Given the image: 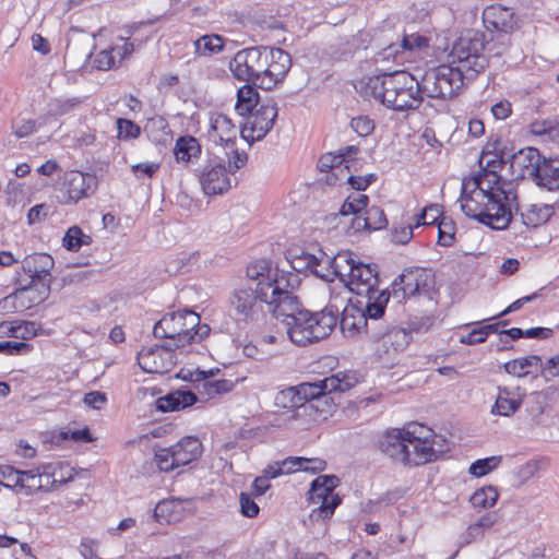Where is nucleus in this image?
<instances>
[{"label": "nucleus", "instance_id": "nucleus-58", "mask_svg": "<svg viewBox=\"0 0 559 559\" xmlns=\"http://www.w3.org/2000/svg\"><path fill=\"white\" fill-rule=\"evenodd\" d=\"M451 223H440L438 225V243L443 247H450L454 242V231Z\"/></svg>", "mask_w": 559, "mask_h": 559}, {"label": "nucleus", "instance_id": "nucleus-14", "mask_svg": "<svg viewBox=\"0 0 559 559\" xmlns=\"http://www.w3.org/2000/svg\"><path fill=\"white\" fill-rule=\"evenodd\" d=\"M484 22L488 31L495 32L502 39L501 49L495 53L503 55L510 45V35L519 27V19L509 8L492 5L484 11Z\"/></svg>", "mask_w": 559, "mask_h": 559}, {"label": "nucleus", "instance_id": "nucleus-2", "mask_svg": "<svg viewBox=\"0 0 559 559\" xmlns=\"http://www.w3.org/2000/svg\"><path fill=\"white\" fill-rule=\"evenodd\" d=\"M515 195L502 186L495 170L483 169L462 181L461 210L465 216L476 219L492 229H504L512 219V203Z\"/></svg>", "mask_w": 559, "mask_h": 559}, {"label": "nucleus", "instance_id": "nucleus-62", "mask_svg": "<svg viewBox=\"0 0 559 559\" xmlns=\"http://www.w3.org/2000/svg\"><path fill=\"white\" fill-rule=\"evenodd\" d=\"M491 112L496 119L504 120L511 115L512 105L507 99L500 100L491 107Z\"/></svg>", "mask_w": 559, "mask_h": 559}, {"label": "nucleus", "instance_id": "nucleus-36", "mask_svg": "<svg viewBox=\"0 0 559 559\" xmlns=\"http://www.w3.org/2000/svg\"><path fill=\"white\" fill-rule=\"evenodd\" d=\"M259 105V93L252 85L246 84L238 90L235 109L240 116L248 115Z\"/></svg>", "mask_w": 559, "mask_h": 559}, {"label": "nucleus", "instance_id": "nucleus-48", "mask_svg": "<svg viewBox=\"0 0 559 559\" xmlns=\"http://www.w3.org/2000/svg\"><path fill=\"white\" fill-rule=\"evenodd\" d=\"M500 456H490L480 459L472 463L469 466V473L474 476L481 477L490 473L500 463Z\"/></svg>", "mask_w": 559, "mask_h": 559}, {"label": "nucleus", "instance_id": "nucleus-20", "mask_svg": "<svg viewBox=\"0 0 559 559\" xmlns=\"http://www.w3.org/2000/svg\"><path fill=\"white\" fill-rule=\"evenodd\" d=\"M376 342L378 355L392 357L396 353L404 350L411 341V334L403 328L392 326L385 331L371 328L368 333Z\"/></svg>", "mask_w": 559, "mask_h": 559}, {"label": "nucleus", "instance_id": "nucleus-15", "mask_svg": "<svg viewBox=\"0 0 559 559\" xmlns=\"http://www.w3.org/2000/svg\"><path fill=\"white\" fill-rule=\"evenodd\" d=\"M424 427L418 424H412L408 426L407 437V459L405 465L418 466L426 464L430 461L436 460L439 454L443 452L442 449H436V437L420 436V431Z\"/></svg>", "mask_w": 559, "mask_h": 559}, {"label": "nucleus", "instance_id": "nucleus-30", "mask_svg": "<svg viewBox=\"0 0 559 559\" xmlns=\"http://www.w3.org/2000/svg\"><path fill=\"white\" fill-rule=\"evenodd\" d=\"M521 404L522 399L518 396L514 390L499 386L496 402L491 407V414L509 417L520 408Z\"/></svg>", "mask_w": 559, "mask_h": 559}, {"label": "nucleus", "instance_id": "nucleus-49", "mask_svg": "<svg viewBox=\"0 0 559 559\" xmlns=\"http://www.w3.org/2000/svg\"><path fill=\"white\" fill-rule=\"evenodd\" d=\"M21 471L11 465H0V485L17 490Z\"/></svg>", "mask_w": 559, "mask_h": 559}, {"label": "nucleus", "instance_id": "nucleus-13", "mask_svg": "<svg viewBox=\"0 0 559 559\" xmlns=\"http://www.w3.org/2000/svg\"><path fill=\"white\" fill-rule=\"evenodd\" d=\"M435 285V278L430 270L423 267H409L403 271L392 283L394 298L405 299L423 294H428Z\"/></svg>", "mask_w": 559, "mask_h": 559}, {"label": "nucleus", "instance_id": "nucleus-55", "mask_svg": "<svg viewBox=\"0 0 559 559\" xmlns=\"http://www.w3.org/2000/svg\"><path fill=\"white\" fill-rule=\"evenodd\" d=\"M214 374L213 370L204 371L200 369L190 370L182 368L179 373L177 374L178 378L190 381V382H198L201 384L202 380H205L206 378H210Z\"/></svg>", "mask_w": 559, "mask_h": 559}, {"label": "nucleus", "instance_id": "nucleus-51", "mask_svg": "<svg viewBox=\"0 0 559 559\" xmlns=\"http://www.w3.org/2000/svg\"><path fill=\"white\" fill-rule=\"evenodd\" d=\"M229 151L225 152L226 157L228 158V174H234L241 167H243L247 163L248 156L245 152H238L235 146L233 148H228Z\"/></svg>", "mask_w": 559, "mask_h": 559}, {"label": "nucleus", "instance_id": "nucleus-25", "mask_svg": "<svg viewBox=\"0 0 559 559\" xmlns=\"http://www.w3.org/2000/svg\"><path fill=\"white\" fill-rule=\"evenodd\" d=\"M207 136L216 146L233 148L236 144L237 129L230 118L224 114H217L211 119Z\"/></svg>", "mask_w": 559, "mask_h": 559}, {"label": "nucleus", "instance_id": "nucleus-37", "mask_svg": "<svg viewBox=\"0 0 559 559\" xmlns=\"http://www.w3.org/2000/svg\"><path fill=\"white\" fill-rule=\"evenodd\" d=\"M154 518L160 524H169L180 518V502L173 499L159 501L154 509Z\"/></svg>", "mask_w": 559, "mask_h": 559}, {"label": "nucleus", "instance_id": "nucleus-64", "mask_svg": "<svg viewBox=\"0 0 559 559\" xmlns=\"http://www.w3.org/2000/svg\"><path fill=\"white\" fill-rule=\"evenodd\" d=\"M413 237V227L411 225L395 228L392 234V240L395 243L405 245Z\"/></svg>", "mask_w": 559, "mask_h": 559}, {"label": "nucleus", "instance_id": "nucleus-32", "mask_svg": "<svg viewBox=\"0 0 559 559\" xmlns=\"http://www.w3.org/2000/svg\"><path fill=\"white\" fill-rule=\"evenodd\" d=\"M198 401L197 395L188 390H177L159 397L157 408L163 412H174L193 405Z\"/></svg>", "mask_w": 559, "mask_h": 559}, {"label": "nucleus", "instance_id": "nucleus-16", "mask_svg": "<svg viewBox=\"0 0 559 559\" xmlns=\"http://www.w3.org/2000/svg\"><path fill=\"white\" fill-rule=\"evenodd\" d=\"M249 114L250 117L240 133L246 141L254 142L263 139L273 128L278 111L276 104L270 99L260 104Z\"/></svg>", "mask_w": 559, "mask_h": 559}, {"label": "nucleus", "instance_id": "nucleus-23", "mask_svg": "<svg viewBox=\"0 0 559 559\" xmlns=\"http://www.w3.org/2000/svg\"><path fill=\"white\" fill-rule=\"evenodd\" d=\"M344 284L357 296L370 293L372 288L379 286L377 265L359 261Z\"/></svg>", "mask_w": 559, "mask_h": 559}, {"label": "nucleus", "instance_id": "nucleus-22", "mask_svg": "<svg viewBox=\"0 0 559 559\" xmlns=\"http://www.w3.org/2000/svg\"><path fill=\"white\" fill-rule=\"evenodd\" d=\"M544 157L537 148L527 146L512 155L510 167L516 178H528L533 181Z\"/></svg>", "mask_w": 559, "mask_h": 559}, {"label": "nucleus", "instance_id": "nucleus-29", "mask_svg": "<svg viewBox=\"0 0 559 559\" xmlns=\"http://www.w3.org/2000/svg\"><path fill=\"white\" fill-rule=\"evenodd\" d=\"M533 182L548 191L559 190V156L544 157Z\"/></svg>", "mask_w": 559, "mask_h": 559}, {"label": "nucleus", "instance_id": "nucleus-28", "mask_svg": "<svg viewBox=\"0 0 559 559\" xmlns=\"http://www.w3.org/2000/svg\"><path fill=\"white\" fill-rule=\"evenodd\" d=\"M51 465L37 467L29 471H21V481H19L17 491L24 490L26 495L46 488L48 485L57 483L56 479L50 481Z\"/></svg>", "mask_w": 559, "mask_h": 559}, {"label": "nucleus", "instance_id": "nucleus-44", "mask_svg": "<svg viewBox=\"0 0 559 559\" xmlns=\"http://www.w3.org/2000/svg\"><path fill=\"white\" fill-rule=\"evenodd\" d=\"M369 202V198L362 193H353L347 197L343 203L340 213L343 216L355 215L360 216L359 213L364 211Z\"/></svg>", "mask_w": 559, "mask_h": 559}, {"label": "nucleus", "instance_id": "nucleus-26", "mask_svg": "<svg viewBox=\"0 0 559 559\" xmlns=\"http://www.w3.org/2000/svg\"><path fill=\"white\" fill-rule=\"evenodd\" d=\"M340 310L334 306H326L323 310L311 312V322H309L311 343L328 337L336 326Z\"/></svg>", "mask_w": 559, "mask_h": 559}, {"label": "nucleus", "instance_id": "nucleus-46", "mask_svg": "<svg viewBox=\"0 0 559 559\" xmlns=\"http://www.w3.org/2000/svg\"><path fill=\"white\" fill-rule=\"evenodd\" d=\"M275 404L283 408H297L302 406L296 386L280 391L275 396Z\"/></svg>", "mask_w": 559, "mask_h": 559}, {"label": "nucleus", "instance_id": "nucleus-9", "mask_svg": "<svg viewBox=\"0 0 559 559\" xmlns=\"http://www.w3.org/2000/svg\"><path fill=\"white\" fill-rule=\"evenodd\" d=\"M357 378L350 372H337L331 377H326L316 382H305L297 385V391L300 402L304 405L311 401L324 400L328 404L329 401L333 402L330 394L334 392H346L355 386Z\"/></svg>", "mask_w": 559, "mask_h": 559}, {"label": "nucleus", "instance_id": "nucleus-61", "mask_svg": "<svg viewBox=\"0 0 559 559\" xmlns=\"http://www.w3.org/2000/svg\"><path fill=\"white\" fill-rule=\"evenodd\" d=\"M29 349V345L24 342L3 341L0 342V353L5 355H19Z\"/></svg>", "mask_w": 559, "mask_h": 559}, {"label": "nucleus", "instance_id": "nucleus-56", "mask_svg": "<svg viewBox=\"0 0 559 559\" xmlns=\"http://www.w3.org/2000/svg\"><path fill=\"white\" fill-rule=\"evenodd\" d=\"M97 540L84 537L80 543L79 552L81 554L83 559H102L97 555Z\"/></svg>", "mask_w": 559, "mask_h": 559}, {"label": "nucleus", "instance_id": "nucleus-34", "mask_svg": "<svg viewBox=\"0 0 559 559\" xmlns=\"http://www.w3.org/2000/svg\"><path fill=\"white\" fill-rule=\"evenodd\" d=\"M271 273V262L266 259L258 260L247 267V277L249 281L247 283H243L242 285H252L255 287L258 282L266 283L269 281H273L276 275H289L290 272H284L276 270L274 273V276L270 275Z\"/></svg>", "mask_w": 559, "mask_h": 559}, {"label": "nucleus", "instance_id": "nucleus-3", "mask_svg": "<svg viewBox=\"0 0 559 559\" xmlns=\"http://www.w3.org/2000/svg\"><path fill=\"white\" fill-rule=\"evenodd\" d=\"M299 284L300 280L297 274L276 275L273 281L258 282L255 287L241 284L234 289L229 297L230 311L239 322H254L263 317V304H265L275 316L277 297H280V295L273 294L275 287L278 286L280 292H284L285 287L297 288Z\"/></svg>", "mask_w": 559, "mask_h": 559}, {"label": "nucleus", "instance_id": "nucleus-27", "mask_svg": "<svg viewBox=\"0 0 559 559\" xmlns=\"http://www.w3.org/2000/svg\"><path fill=\"white\" fill-rule=\"evenodd\" d=\"M287 259L293 270L297 272L310 270L317 276L318 270H323V264H326V253L317 247L312 251L290 250Z\"/></svg>", "mask_w": 559, "mask_h": 559}, {"label": "nucleus", "instance_id": "nucleus-43", "mask_svg": "<svg viewBox=\"0 0 559 559\" xmlns=\"http://www.w3.org/2000/svg\"><path fill=\"white\" fill-rule=\"evenodd\" d=\"M197 389L201 394H205L209 399L216 395L228 393L234 389V382L226 379L210 380L206 378L202 380L201 384L197 385Z\"/></svg>", "mask_w": 559, "mask_h": 559}, {"label": "nucleus", "instance_id": "nucleus-8", "mask_svg": "<svg viewBox=\"0 0 559 559\" xmlns=\"http://www.w3.org/2000/svg\"><path fill=\"white\" fill-rule=\"evenodd\" d=\"M199 324V316L192 310H182L164 316L153 329L155 337L167 338L175 349L187 344L189 331Z\"/></svg>", "mask_w": 559, "mask_h": 559}, {"label": "nucleus", "instance_id": "nucleus-54", "mask_svg": "<svg viewBox=\"0 0 559 559\" xmlns=\"http://www.w3.org/2000/svg\"><path fill=\"white\" fill-rule=\"evenodd\" d=\"M350 127L358 135L367 136L373 131L374 123L368 117L359 116L352 119Z\"/></svg>", "mask_w": 559, "mask_h": 559}, {"label": "nucleus", "instance_id": "nucleus-40", "mask_svg": "<svg viewBox=\"0 0 559 559\" xmlns=\"http://www.w3.org/2000/svg\"><path fill=\"white\" fill-rule=\"evenodd\" d=\"M556 212V204H532L526 211L525 224L538 226L547 223Z\"/></svg>", "mask_w": 559, "mask_h": 559}, {"label": "nucleus", "instance_id": "nucleus-35", "mask_svg": "<svg viewBox=\"0 0 559 559\" xmlns=\"http://www.w3.org/2000/svg\"><path fill=\"white\" fill-rule=\"evenodd\" d=\"M194 52L202 57H211L223 51L225 39L221 35H203L193 43Z\"/></svg>", "mask_w": 559, "mask_h": 559}, {"label": "nucleus", "instance_id": "nucleus-38", "mask_svg": "<svg viewBox=\"0 0 559 559\" xmlns=\"http://www.w3.org/2000/svg\"><path fill=\"white\" fill-rule=\"evenodd\" d=\"M201 153L198 140L193 136H180L174 148L177 160L189 162Z\"/></svg>", "mask_w": 559, "mask_h": 559}, {"label": "nucleus", "instance_id": "nucleus-7", "mask_svg": "<svg viewBox=\"0 0 559 559\" xmlns=\"http://www.w3.org/2000/svg\"><path fill=\"white\" fill-rule=\"evenodd\" d=\"M55 261L48 253H34L25 257L22 261V270L31 278L27 285L16 289V297H24V295L36 290L37 297H27L29 301L39 304L46 299L50 290L51 274L50 270L53 267Z\"/></svg>", "mask_w": 559, "mask_h": 559}, {"label": "nucleus", "instance_id": "nucleus-1", "mask_svg": "<svg viewBox=\"0 0 559 559\" xmlns=\"http://www.w3.org/2000/svg\"><path fill=\"white\" fill-rule=\"evenodd\" d=\"M484 34L469 29L453 45L451 64L427 70L420 79L421 93L429 98L447 99L459 94L465 81H471L488 64L483 55Z\"/></svg>", "mask_w": 559, "mask_h": 559}, {"label": "nucleus", "instance_id": "nucleus-6", "mask_svg": "<svg viewBox=\"0 0 559 559\" xmlns=\"http://www.w3.org/2000/svg\"><path fill=\"white\" fill-rule=\"evenodd\" d=\"M359 296L365 298V301H358L364 309H344L341 326L343 330L356 332L365 329L366 333H369L372 328L369 321H377L383 317L390 299V292L376 286L370 293L360 294Z\"/></svg>", "mask_w": 559, "mask_h": 559}, {"label": "nucleus", "instance_id": "nucleus-5", "mask_svg": "<svg viewBox=\"0 0 559 559\" xmlns=\"http://www.w3.org/2000/svg\"><path fill=\"white\" fill-rule=\"evenodd\" d=\"M296 288L285 287L284 292H280L278 286L275 287L273 294L277 297L275 317H284V323L287 329V335L290 341L298 346H306L311 343V332L309 322H311V311L304 309L297 296L294 295Z\"/></svg>", "mask_w": 559, "mask_h": 559}, {"label": "nucleus", "instance_id": "nucleus-50", "mask_svg": "<svg viewBox=\"0 0 559 559\" xmlns=\"http://www.w3.org/2000/svg\"><path fill=\"white\" fill-rule=\"evenodd\" d=\"M117 126L120 139H136L141 134V128L131 120L119 118Z\"/></svg>", "mask_w": 559, "mask_h": 559}, {"label": "nucleus", "instance_id": "nucleus-59", "mask_svg": "<svg viewBox=\"0 0 559 559\" xmlns=\"http://www.w3.org/2000/svg\"><path fill=\"white\" fill-rule=\"evenodd\" d=\"M344 162L342 155H333L328 153L322 155L318 162V168L320 171H329L334 168H338Z\"/></svg>", "mask_w": 559, "mask_h": 559}, {"label": "nucleus", "instance_id": "nucleus-52", "mask_svg": "<svg viewBox=\"0 0 559 559\" xmlns=\"http://www.w3.org/2000/svg\"><path fill=\"white\" fill-rule=\"evenodd\" d=\"M240 512L246 518H255L259 514L260 508L254 502L252 495L241 492L239 496Z\"/></svg>", "mask_w": 559, "mask_h": 559}, {"label": "nucleus", "instance_id": "nucleus-33", "mask_svg": "<svg viewBox=\"0 0 559 559\" xmlns=\"http://www.w3.org/2000/svg\"><path fill=\"white\" fill-rule=\"evenodd\" d=\"M388 219L382 209L379 206H371L365 209V214L356 216L352 221V227L358 231L362 229L367 230H379L385 228Z\"/></svg>", "mask_w": 559, "mask_h": 559}, {"label": "nucleus", "instance_id": "nucleus-17", "mask_svg": "<svg viewBox=\"0 0 559 559\" xmlns=\"http://www.w3.org/2000/svg\"><path fill=\"white\" fill-rule=\"evenodd\" d=\"M175 348L170 343L143 348L138 354V364L148 373H166L176 365Z\"/></svg>", "mask_w": 559, "mask_h": 559}, {"label": "nucleus", "instance_id": "nucleus-42", "mask_svg": "<svg viewBox=\"0 0 559 559\" xmlns=\"http://www.w3.org/2000/svg\"><path fill=\"white\" fill-rule=\"evenodd\" d=\"M498 498V490L492 486H486L477 489L471 496L469 502L475 509H488L497 503Z\"/></svg>", "mask_w": 559, "mask_h": 559}, {"label": "nucleus", "instance_id": "nucleus-63", "mask_svg": "<svg viewBox=\"0 0 559 559\" xmlns=\"http://www.w3.org/2000/svg\"><path fill=\"white\" fill-rule=\"evenodd\" d=\"M158 169L159 164L157 163H140L131 167L132 173L138 177L141 175L152 177Z\"/></svg>", "mask_w": 559, "mask_h": 559}, {"label": "nucleus", "instance_id": "nucleus-18", "mask_svg": "<svg viewBox=\"0 0 559 559\" xmlns=\"http://www.w3.org/2000/svg\"><path fill=\"white\" fill-rule=\"evenodd\" d=\"M292 57L282 48L267 47L261 88L271 91L284 81L292 68Z\"/></svg>", "mask_w": 559, "mask_h": 559}, {"label": "nucleus", "instance_id": "nucleus-45", "mask_svg": "<svg viewBox=\"0 0 559 559\" xmlns=\"http://www.w3.org/2000/svg\"><path fill=\"white\" fill-rule=\"evenodd\" d=\"M91 241L92 238L84 235L78 226L70 227L63 237V246L70 251H78L83 245H90Z\"/></svg>", "mask_w": 559, "mask_h": 559}, {"label": "nucleus", "instance_id": "nucleus-57", "mask_svg": "<svg viewBox=\"0 0 559 559\" xmlns=\"http://www.w3.org/2000/svg\"><path fill=\"white\" fill-rule=\"evenodd\" d=\"M12 336L21 337L23 340H29L37 334L36 323L34 322H22L17 326L10 329Z\"/></svg>", "mask_w": 559, "mask_h": 559}, {"label": "nucleus", "instance_id": "nucleus-21", "mask_svg": "<svg viewBox=\"0 0 559 559\" xmlns=\"http://www.w3.org/2000/svg\"><path fill=\"white\" fill-rule=\"evenodd\" d=\"M358 262L350 251H341L333 257L326 253V264H323V270H318V276L329 282L338 277L345 283Z\"/></svg>", "mask_w": 559, "mask_h": 559}, {"label": "nucleus", "instance_id": "nucleus-24", "mask_svg": "<svg viewBox=\"0 0 559 559\" xmlns=\"http://www.w3.org/2000/svg\"><path fill=\"white\" fill-rule=\"evenodd\" d=\"M408 436V427L406 429L386 431L379 440V449L392 461L405 465Z\"/></svg>", "mask_w": 559, "mask_h": 559}, {"label": "nucleus", "instance_id": "nucleus-60", "mask_svg": "<svg viewBox=\"0 0 559 559\" xmlns=\"http://www.w3.org/2000/svg\"><path fill=\"white\" fill-rule=\"evenodd\" d=\"M84 404L93 409H102L107 403V396L104 392L92 391L84 395Z\"/></svg>", "mask_w": 559, "mask_h": 559}, {"label": "nucleus", "instance_id": "nucleus-31", "mask_svg": "<svg viewBox=\"0 0 559 559\" xmlns=\"http://www.w3.org/2000/svg\"><path fill=\"white\" fill-rule=\"evenodd\" d=\"M175 461L179 466L188 465L202 454V443L195 437H185L173 445Z\"/></svg>", "mask_w": 559, "mask_h": 559}, {"label": "nucleus", "instance_id": "nucleus-41", "mask_svg": "<svg viewBox=\"0 0 559 559\" xmlns=\"http://www.w3.org/2000/svg\"><path fill=\"white\" fill-rule=\"evenodd\" d=\"M428 46V39L425 36L418 34L404 35L401 44H391L384 49L385 57L399 53L400 49L414 50L415 48L420 49Z\"/></svg>", "mask_w": 559, "mask_h": 559}, {"label": "nucleus", "instance_id": "nucleus-10", "mask_svg": "<svg viewBox=\"0 0 559 559\" xmlns=\"http://www.w3.org/2000/svg\"><path fill=\"white\" fill-rule=\"evenodd\" d=\"M267 46L249 47L236 52L229 62V69L239 81L251 83L261 88V80L266 64Z\"/></svg>", "mask_w": 559, "mask_h": 559}, {"label": "nucleus", "instance_id": "nucleus-47", "mask_svg": "<svg viewBox=\"0 0 559 559\" xmlns=\"http://www.w3.org/2000/svg\"><path fill=\"white\" fill-rule=\"evenodd\" d=\"M154 452L156 464L160 471L170 472L178 467L173 445L169 448H156Z\"/></svg>", "mask_w": 559, "mask_h": 559}, {"label": "nucleus", "instance_id": "nucleus-12", "mask_svg": "<svg viewBox=\"0 0 559 559\" xmlns=\"http://www.w3.org/2000/svg\"><path fill=\"white\" fill-rule=\"evenodd\" d=\"M97 188V179L92 174L79 170L67 171L57 187V199L61 204H75L92 195Z\"/></svg>", "mask_w": 559, "mask_h": 559}, {"label": "nucleus", "instance_id": "nucleus-4", "mask_svg": "<svg viewBox=\"0 0 559 559\" xmlns=\"http://www.w3.org/2000/svg\"><path fill=\"white\" fill-rule=\"evenodd\" d=\"M362 84L367 97L394 110L416 109L425 97L420 82L405 71L371 76Z\"/></svg>", "mask_w": 559, "mask_h": 559}, {"label": "nucleus", "instance_id": "nucleus-39", "mask_svg": "<svg viewBox=\"0 0 559 559\" xmlns=\"http://www.w3.org/2000/svg\"><path fill=\"white\" fill-rule=\"evenodd\" d=\"M540 361L542 359L539 356L530 355L526 357L507 361L503 365V369L509 374H512L518 378H523L530 373L528 368L537 367L540 364Z\"/></svg>", "mask_w": 559, "mask_h": 559}, {"label": "nucleus", "instance_id": "nucleus-11", "mask_svg": "<svg viewBox=\"0 0 559 559\" xmlns=\"http://www.w3.org/2000/svg\"><path fill=\"white\" fill-rule=\"evenodd\" d=\"M338 484V478L334 475H322L317 477L309 489V500L312 503H319L310 514L313 520H325L333 515L335 509L341 503L338 495L333 490Z\"/></svg>", "mask_w": 559, "mask_h": 559}, {"label": "nucleus", "instance_id": "nucleus-53", "mask_svg": "<svg viewBox=\"0 0 559 559\" xmlns=\"http://www.w3.org/2000/svg\"><path fill=\"white\" fill-rule=\"evenodd\" d=\"M116 64V58L112 51V48L110 49H104L99 51L93 61V66L98 70H109Z\"/></svg>", "mask_w": 559, "mask_h": 559}, {"label": "nucleus", "instance_id": "nucleus-19", "mask_svg": "<svg viewBox=\"0 0 559 559\" xmlns=\"http://www.w3.org/2000/svg\"><path fill=\"white\" fill-rule=\"evenodd\" d=\"M202 190L207 195L223 194L231 188V179L223 158L209 160L199 173Z\"/></svg>", "mask_w": 559, "mask_h": 559}]
</instances>
